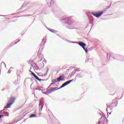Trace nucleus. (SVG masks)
<instances>
[{"label": "nucleus", "instance_id": "obj_1", "mask_svg": "<svg viewBox=\"0 0 124 124\" xmlns=\"http://www.w3.org/2000/svg\"><path fill=\"white\" fill-rule=\"evenodd\" d=\"M62 21H65L66 26H73V20L71 17L63 19Z\"/></svg>", "mask_w": 124, "mask_h": 124}, {"label": "nucleus", "instance_id": "obj_2", "mask_svg": "<svg viewBox=\"0 0 124 124\" xmlns=\"http://www.w3.org/2000/svg\"><path fill=\"white\" fill-rule=\"evenodd\" d=\"M78 45H79V46H80L81 47H82V48H83V50H84L86 53H88V49L85 47L86 46H87V45H86L85 43L83 42H79L78 43Z\"/></svg>", "mask_w": 124, "mask_h": 124}, {"label": "nucleus", "instance_id": "obj_30", "mask_svg": "<svg viewBox=\"0 0 124 124\" xmlns=\"http://www.w3.org/2000/svg\"><path fill=\"white\" fill-rule=\"evenodd\" d=\"M64 83L65 84V85L66 86H67V85H68V83H67V81H66V82H65V83Z\"/></svg>", "mask_w": 124, "mask_h": 124}, {"label": "nucleus", "instance_id": "obj_34", "mask_svg": "<svg viewBox=\"0 0 124 124\" xmlns=\"http://www.w3.org/2000/svg\"><path fill=\"white\" fill-rule=\"evenodd\" d=\"M67 83L68 84V85H69V84H70V82L69 81H67Z\"/></svg>", "mask_w": 124, "mask_h": 124}, {"label": "nucleus", "instance_id": "obj_53", "mask_svg": "<svg viewBox=\"0 0 124 124\" xmlns=\"http://www.w3.org/2000/svg\"><path fill=\"white\" fill-rule=\"evenodd\" d=\"M29 72H31V70H29Z\"/></svg>", "mask_w": 124, "mask_h": 124}, {"label": "nucleus", "instance_id": "obj_9", "mask_svg": "<svg viewBox=\"0 0 124 124\" xmlns=\"http://www.w3.org/2000/svg\"><path fill=\"white\" fill-rule=\"evenodd\" d=\"M50 91H51V92H55V91H58V90H59V89H57V87H54V88L50 87Z\"/></svg>", "mask_w": 124, "mask_h": 124}, {"label": "nucleus", "instance_id": "obj_47", "mask_svg": "<svg viewBox=\"0 0 124 124\" xmlns=\"http://www.w3.org/2000/svg\"><path fill=\"white\" fill-rule=\"evenodd\" d=\"M73 28H69L70 30H72Z\"/></svg>", "mask_w": 124, "mask_h": 124}, {"label": "nucleus", "instance_id": "obj_18", "mask_svg": "<svg viewBox=\"0 0 124 124\" xmlns=\"http://www.w3.org/2000/svg\"><path fill=\"white\" fill-rule=\"evenodd\" d=\"M48 71H49V69H47V70L46 74H44V76H47V74L48 73Z\"/></svg>", "mask_w": 124, "mask_h": 124}, {"label": "nucleus", "instance_id": "obj_10", "mask_svg": "<svg viewBox=\"0 0 124 124\" xmlns=\"http://www.w3.org/2000/svg\"><path fill=\"white\" fill-rule=\"evenodd\" d=\"M11 105H12V103H8H8L6 105V108H10V107L11 106Z\"/></svg>", "mask_w": 124, "mask_h": 124}, {"label": "nucleus", "instance_id": "obj_11", "mask_svg": "<svg viewBox=\"0 0 124 124\" xmlns=\"http://www.w3.org/2000/svg\"><path fill=\"white\" fill-rule=\"evenodd\" d=\"M9 113L8 112H5L4 114H3V117H9Z\"/></svg>", "mask_w": 124, "mask_h": 124}, {"label": "nucleus", "instance_id": "obj_17", "mask_svg": "<svg viewBox=\"0 0 124 124\" xmlns=\"http://www.w3.org/2000/svg\"><path fill=\"white\" fill-rule=\"evenodd\" d=\"M80 76H81V75L78 74L76 76V77H78V78H82V77H80Z\"/></svg>", "mask_w": 124, "mask_h": 124}, {"label": "nucleus", "instance_id": "obj_22", "mask_svg": "<svg viewBox=\"0 0 124 124\" xmlns=\"http://www.w3.org/2000/svg\"><path fill=\"white\" fill-rule=\"evenodd\" d=\"M1 64H4V66H5V67H6V65L5 64V63H4V62H2L1 63Z\"/></svg>", "mask_w": 124, "mask_h": 124}, {"label": "nucleus", "instance_id": "obj_25", "mask_svg": "<svg viewBox=\"0 0 124 124\" xmlns=\"http://www.w3.org/2000/svg\"><path fill=\"white\" fill-rule=\"evenodd\" d=\"M31 75H32V76H33L35 74H34L33 72H31Z\"/></svg>", "mask_w": 124, "mask_h": 124}, {"label": "nucleus", "instance_id": "obj_3", "mask_svg": "<svg viewBox=\"0 0 124 124\" xmlns=\"http://www.w3.org/2000/svg\"><path fill=\"white\" fill-rule=\"evenodd\" d=\"M91 14L92 15H93V16L96 17V18H99V17H100V16L103 14V11H101L99 13L92 12L91 13Z\"/></svg>", "mask_w": 124, "mask_h": 124}, {"label": "nucleus", "instance_id": "obj_14", "mask_svg": "<svg viewBox=\"0 0 124 124\" xmlns=\"http://www.w3.org/2000/svg\"><path fill=\"white\" fill-rule=\"evenodd\" d=\"M50 90H47L46 92H43V93H44V94H47V93H52V92H49Z\"/></svg>", "mask_w": 124, "mask_h": 124}, {"label": "nucleus", "instance_id": "obj_33", "mask_svg": "<svg viewBox=\"0 0 124 124\" xmlns=\"http://www.w3.org/2000/svg\"><path fill=\"white\" fill-rule=\"evenodd\" d=\"M71 43L76 44V43H77V42H71Z\"/></svg>", "mask_w": 124, "mask_h": 124}, {"label": "nucleus", "instance_id": "obj_49", "mask_svg": "<svg viewBox=\"0 0 124 124\" xmlns=\"http://www.w3.org/2000/svg\"><path fill=\"white\" fill-rule=\"evenodd\" d=\"M17 41H18V42H20V40H18Z\"/></svg>", "mask_w": 124, "mask_h": 124}, {"label": "nucleus", "instance_id": "obj_38", "mask_svg": "<svg viewBox=\"0 0 124 124\" xmlns=\"http://www.w3.org/2000/svg\"><path fill=\"white\" fill-rule=\"evenodd\" d=\"M10 71H11V70H9V71L8 72V73L9 74H10Z\"/></svg>", "mask_w": 124, "mask_h": 124}, {"label": "nucleus", "instance_id": "obj_48", "mask_svg": "<svg viewBox=\"0 0 124 124\" xmlns=\"http://www.w3.org/2000/svg\"><path fill=\"white\" fill-rule=\"evenodd\" d=\"M109 115H111V112H109Z\"/></svg>", "mask_w": 124, "mask_h": 124}, {"label": "nucleus", "instance_id": "obj_35", "mask_svg": "<svg viewBox=\"0 0 124 124\" xmlns=\"http://www.w3.org/2000/svg\"><path fill=\"white\" fill-rule=\"evenodd\" d=\"M41 81H47V79H41Z\"/></svg>", "mask_w": 124, "mask_h": 124}, {"label": "nucleus", "instance_id": "obj_26", "mask_svg": "<svg viewBox=\"0 0 124 124\" xmlns=\"http://www.w3.org/2000/svg\"><path fill=\"white\" fill-rule=\"evenodd\" d=\"M35 90H37V91H41V89H38V88H35Z\"/></svg>", "mask_w": 124, "mask_h": 124}, {"label": "nucleus", "instance_id": "obj_52", "mask_svg": "<svg viewBox=\"0 0 124 124\" xmlns=\"http://www.w3.org/2000/svg\"><path fill=\"white\" fill-rule=\"evenodd\" d=\"M88 62V61L86 60V62Z\"/></svg>", "mask_w": 124, "mask_h": 124}, {"label": "nucleus", "instance_id": "obj_20", "mask_svg": "<svg viewBox=\"0 0 124 124\" xmlns=\"http://www.w3.org/2000/svg\"><path fill=\"white\" fill-rule=\"evenodd\" d=\"M54 84H55L54 82L52 83L49 86V87L47 88V89H49V88H50V87L52 86V85H54Z\"/></svg>", "mask_w": 124, "mask_h": 124}, {"label": "nucleus", "instance_id": "obj_13", "mask_svg": "<svg viewBox=\"0 0 124 124\" xmlns=\"http://www.w3.org/2000/svg\"><path fill=\"white\" fill-rule=\"evenodd\" d=\"M65 84L63 83L59 88H58V90H60V89H62V88H64L65 87Z\"/></svg>", "mask_w": 124, "mask_h": 124}, {"label": "nucleus", "instance_id": "obj_37", "mask_svg": "<svg viewBox=\"0 0 124 124\" xmlns=\"http://www.w3.org/2000/svg\"><path fill=\"white\" fill-rule=\"evenodd\" d=\"M74 79H72V80H69V81L70 82V83H71V82H73Z\"/></svg>", "mask_w": 124, "mask_h": 124}, {"label": "nucleus", "instance_id": "obj_51", "mask_svg": "<svg viewBox=\"0 0 124 124\" xmlns=\"http://www.w3.org/2000/svg\"><path fill=\"white\" fill-rule=\"evenodd\" d=\"M44 39H44V38H43V40H42V41H43V40H44Z\"/></svg>", "mask_w": 124, "mask_h": 124}, {"label": "nucleus", "instance_id": "obj_29", "mask_svg": "<svg viewBox=\"0 0 124 124\" xmlns=\"http://www.w3.org/2000/svg\"><path fill=\"white\" fill-rule=\"evenodd\" d=\"M33 76V77H34V78H35L37 77V76H36V75H35V74Z\"/></svg>", "mask_w": 124, "mask_h": 124}, {"label": "nucleus", "instance_id": "obj_21", "mask_svg": "<svg viewBox=\"0 0 124 124\" xmlns=\"http://www.w3.org/2000/svg\"><path fill=\"white\" fill-rule=\"evenodd\" d=\"M75 70L76 71H77L78 72H79V71H80V70H79V68H78V69H75Z\"/></svg>", "mask_w": 124, "mask_h": 124}, {"label": "nucleus", "instance_id": "obj_43", "mask_svg": "<svg viewBox=\"0 0 124 124\" xmlns=\"http://www.w3.org/2000/svg\"><path fill=\"white\" fill-rule=\"evenodd\" d=\"M118 106V103H117V104L115 105V107H117Z\"/></svg>", "mask_w": 124, "mask_h": 124}, {"label": "nucleus", "instance_id": "obj_32", "mask_svg": "<svg viewBox=\"0 0 124 124\" xmlns=\"http://www.w3.org/2000/svg\"><path fill=\"white\" fill-rule=\"evenodd\" d=\"M107 108H111V106L110 105H108Z\"/></svg>", "mask_w": 124, "mask_h": 124}, {"label": "nucleus", "instance_id": "obj_41", "mask_svg": "<svg viewBox=\"0 0 124 124\" xmlns=\"http://www.w3.org/2000/svg\"><path fill=\"white\" fill-rule=\"evenodd\" d=\"M18 42H19V41L16 42L15 43V44H17L18 43Z\"/></svg>", "mask_w": 124, "mask_h": 124}, {"label": "nucleus", "instance_id": "obj_40", "mask_svg": "<svg viewBox=\"0 0 124 124\" xmlns=\"http://www.w3.org/2000/svg\"><path fill=\"white\" fill-rule=\"evenodd\" d=\"M0 16H2V17H5V16H3V15H0Z\"/></svg>", "mask_w": 124, "mask_h": 124}, {"label": "nucleus", "instance_id": "obj_27", "mask_svg": "<svg viewBox=\"0 0 124 124\" xmlns=\"http://www.w3.org/2000/svg\"><path fill=\"white\" fill-rule=\"evenodd\" d=\"M3 110H4V109L2 110L0 112V114H3V112H2V111H3Z\"/></svg>", "mask_w": 124, "mask_h": 124}, {"label": "nucleus", "instance_id": "obj_39", "mask_svg": "<svg viewBox=\"0 0 124 124\" xmlns=\"http://www.w3.org/2000/svg\"><path fill=\"white\" fill-rule=\"evenodd\" d=\"M75 74V73H72L71 76H73V75H74Z\"/></svg>", "mask_w": 124, "mask_h": 124}, {"label": "nucleus", "instance_id": "obj_5", "mask_svg": "<svg viewBox=\"0 0 124 124\" xmlns=\"http://www.w3.org/2000/svg\"><path fill=\"white\" fill-rule=\"evenodd\" d=\"M64 78H65V77H64V76H60L59 77L57 78L58 82H60V81H64Z\"/></svg>", "mask_w": 124, "mask_h": 124}, {"label": "nucleus", "instance_id": "obj_46", "mask_svg": "<svg viewBox=\"0 0 124 124\" xmlns=\"http://www.w3.org/2000/svg\"><path fill=\"white\" fill-rule=\"evenodd\" d=\"M107 9H106L105 10H104V12H105V11H106Z\"/></svg>", "mask_w": 124, "mask_h": 124}, {"label": "nucleus", "instance_id": "obj_28", "mask_svg": "<svg viewBox=\"0 0 124 124\" xmlns=\"http://www.w3.org/2000/svg\"><path fill=\"white\" fill-rule=\"evenodd\" d=\"M38 76H39L40 77H42L43 76H41V75H40V73H38Z\"/></svg>", "mask_w": 124, "mask_h": 124}, {"label": "nucleus", "instance_id": "obj_15", "mask_svg": "<svg viewBox=\"0 0 124 124\" xmlns=\"http://www.w3.org/2000/svg\"><path fill=\"white\" fill-rule=\"evenodd\" d=\"M29 118H36V115L35 114H31Z\"/></svg>", "mask_w": 124, "mask_h": 124}, {"label": "nucleus", "instance_id": "obj_42", "mask_svg": "<svg viewBox=\"0 0 124 124\" xmlns=\"http://www.w3.org/2000/svg\"><path fill=\"white\" fill-rule=\"evenodd\" d=\"M101 124V122L100 121L98 122V124Z\"/></svg>", "mask_w": 124, "mask_h": 124}, {"label": "nucleus", "instance_id": "obj_19", "mask_svg": "<svg viewBox=\"0 0 124 124\" xmlns=\"http://www.w3.org/2000/svg\"><path fill=\"white\" fill-rule=\"evenodd\" d=\"M27 16H31V15H28L25 16H21V17H27Z\"/></svg>", "mask_w": 124, "mask_h": 124}, {"label": "nucleus", "instance_id": "obj_24", "mask_svg": "<svg viewBox=\"0 0 124 124\" xmlns=\"http://www.w3.org/2000/svg\"><path fill=\"white\" fill-rule=\"evenodd\" d=\"M88 62H91L92 61H93V60H92V59H89L87 60Z\"/></svg>", "mask_w": 124, "mask_h": 124}, {"label": "nucleus", "instance_id": "obj_45", "mask_svg": "<svg viewBox=\"0 0 124 124\" xmlns=\"http://www.w3.org/2000/svg\"><path fill=\"white\" fill-rule=\"evenodd\" d=\"M106 111H107V112H108V108H107Z\"/></svg>", "mask_w": 124, "mask_h": 124}, {"label": "nucleus", "instance_id": "obj_50", "mask_svg": "<svg viewBox=\"0 0 124 124\" xmlns=\"http://www.w3.org/2000/svg\"><path fill=\"white\" fill-rule=\"evenodd\" d=\"M12 69V67H11V68H10V69Z\"/></svg>", "mask_w": 124, "mask_h": 124}, {"label": "nucleus", "instance_id": "obj_23", "mask_svg": "<svg viewBox=\"0 0 124 124\" xmlns=\"http://www.w3.org/2000/svg\"><path fill=\"white\" fill-rule=\"evenodd\" d=\"M34 68H36V69H38V66H37V65H36Z\"/></svg>", "mask_w": 124, "mask_h": 124}, {"label": "nucleus", "instance_id": "obj_8", "mask_svg": "<svg viewBox=\"0 0 124 124\" xmlns=\"http://www.w3.org/2000/svg\"><path fill=\"white\" fill-rule=\"evenodd\" d=\"M48 30V31H51V32H53V33H56V32H58V31L54 30V29H47Z\"/></svg>", "mask_w": 124, "mask_h": 124}, {"label": "nucleus", "instance_id": "obj_31", "mask_svg": "<svg viewBox=\"0 0 124 124\" xmlns=\"http://www.w3.org/2000/svg\"><path fill=\"white\" fill-rule=\"evenodd\" d=\"M111 6V5H110V6H108L107 7V9H109V8H110V7Z\"/></svg>", "mask_w": 124, "mask_h": 124}, {"label": "nucleus", "instance_id": "obj_36", "mask_svg": "<svg viewBox=\"0 0 124 124\" xmlns=\"http://www.w3.org/2000/svg\"><path fill=\"white\" fill-rule=\"evenodd\" d=\"M2 117H3V115H0V119H1Z\"/></svg>", "mask_w": 124, "mask_h": 124}, {"label": "nucleus", "instance_id": "obj_4", "mask_svg": "<svg viewBox=\"0 0 124 124\" xmlns=\"http://www.w3.org/2000/svg\"><path fill=\"white\" fill-rule=\"evenodd\" d=\"M115 56H114V55H113V54H109L108 53L107 54V59H108V60H112V59H115Z\"/></svg>", "mask_w": 124, "mask_h": 124}, {"label": "nucleus", "instance_id": "obj_6", "mask_svg": "<svg viewBox=\"0 0 124 124\" xmlns=\"http://www.w3.org/2000/svg\"><path fill=\"white\" fill-rule=\"evenodd\" d=\"M16 99V98L15 97H12L10 98V100L8 102V103H14V101H15V100Z\"/></svg>", "mask_w": 124, "mask_h": 124}, {"label": "nucleus", "instance_id": "obj_16", "mask_svg": "<svg viewBox=\"0 0 124 124\" xmlns=\"http://www.w3.org/2000/svg\"><path fill=\"white\" fill-rule=\"evenodd\" d=\"M35 79H36V80H37L38 81H41V79L39 78H38V77H37V76L36 77H35Z\"/></svg>", "mask_w": 124, "mask_h": 124}, {"label": "nucleus", "instance_id": "obj_7", "mask_svg": "<svg viewBox=\"0 0 124 124\" xmlns=\"http://www.w3.org/2000/svg\"><path fill=\"white\" fill-rule=\"evenodd\" d=\"M44 106V103L43 102V101L41 102L39 105V107H40V106H41V111H42V109H43Z\"/></svg>", "mask_w": 124, "mask_h": 124}, {"label": "nucleus", "instance_id": "obj_44", "mask_svg": "<svg viewBox=\"0 0 124 124\" xmlns=\"http://www.w3.org/2000/svg\"><path fill=\"white\" fill-rule=\"evenodd\" d=\"M114 56H115V57H118V55L114 54Z\"/></svg>", "mask_w": 124, "mask_h": 124}, {"label": "nucleus", "instance_id": "obj_12", "mask_svg": "<svg viewBox=\"0 0 124 124\" xmlns=\"http://www.w3.org/2000/svg\"><path fill=\"white\" fill-rule=\"evenodd\" d=\"M51 82H52V83H57V82H59V81L58 80V78H57V79H52Z\"/></svg>", "mask_w": 124, "mask_h": 124}]
</instances>
